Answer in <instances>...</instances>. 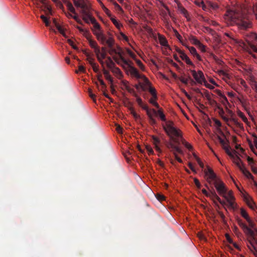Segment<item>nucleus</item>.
Segmentation results:
<instances>
[{"instance_id": "24", "label": "nucleus", "mask_w": 257, "mask_h": 257, "mask_svg": "<svg viewBox=\"0 0 257 257\" xmlns=\"http://www.w3.org/2000/svg\"><path fill=\"white\" fill-rule=\"evenodd\" d=\"M88 7L87 5H86V8H84V9H82V10H81V13L83 15V20L84 21H86V16L89 17L90 14L88 12Z\"/></svg>"}, {"instance_id": "7", "label": "nucleus", "mask_w": 257, "mask_h": 257, "mask_svg": "<svg viewBox=\"0 0 257 257\" xmlns=\"http://www.w3.org/2000/svg\"><path fill=\"white\" fill-rule=\"evenodd\" d=\"M191 72L194 78L199 84H202L203 82H206L203 73L199 70L198 72L194 70H191Z\"/></svg>"}, {"instance_id": "9", "label": "nucleus", "mask_w": 257, "mask_h": 257, "mask_svg": "<svg viewBox=\"0 0 257 257\" xmlns=\"http://www.w3.org/2000/svg\"><path fill=\"white\" fill-rule=\"evenodd\" d=\"M176 51L178 53H179L180 54V57L181 58L185 61V62L188 64L190 65L193 66H194V65L192 62V61L190 60L189 58L187 56V55L184 53L182 51L179 49L178 48H177Z\"/></svg>"}, {"instance_id": "37", "label": "nucleus", "mask_w": 257, "mask_h": 257, "mask_svg": "<svg viewBox=\"0 0 257 257\" xmlns=\"http://www.w3.org/2000/svg\"><path fill=\"white\" fill-rule=\"evenodd\" d=\"M238 115L245 123L248 122L247 118H246V117L245 116L243 112L239 111L238 112Z\"/></svg>"}, {"instance_id": "56", "label": "nucleus", "mask_w": 257, "mask_h": 257, "mask_svg": "<svg viewBox=\"0 0 257 257\" xmlns=\"http://www.w3.org/2000/svg\"><path fill=\"white\" fill-rule=\"evenodd\" d=\"M247 162L251 167V166H253L254 164V161L253 159L252 158L249 157V156L247 157Z\"/></svg>"}, {"instance_id": "46", "label": "nucleus", "mask_w": 257, "mask_h": 257, "mask_svg": "<svg viewBox=\"0 0 257 257\" xmlns=\"http://www.w3.org/2000/svg\"><path fill=\"white\" fill-rule=\"evenodd\" d=\"M89 44L90 46L92 48H93V49L95 48L96 47H97L98 46L96 41L92 40H90L89 41Z\"/></svg>"}, {"instance_id": "43", "label": "nucleus", "mask_w": 257, "mask_h": 257, "mask_svg": "<svg viewBox=\"0 0 257 257\" xmlns=\"http://www.w3.org/2000/svg\"><path fill=\"white\" fill-rule=\"evenodd\" d=\"M137 79L143 78L146 83H149V81L148 78H147L144 75H141L139 72L135 76Z\"/></svg>"}, {"instance_id": "55", "label": "nucleus", "mask_w": 257, "mask_h": 257, "mask_svg": "<svg viewBox=\"0 0 257 257\" xmlns=\"http://www.w3.org/2000/svg\"><path fill=\"white\" fill-rule=\"evenodd\" d=\"M194 183H195V185L196 186V187L198 189H200L201 187V185L199 181L197 178H194Z\"/></svg>"}, {"instance_id": "42", "label": "nucleus", "mask_w": 257, "mask_h": 257, "mask_svg": "<svg viewBox=\"0 0 257 257\" xmlns=\"http://www.w3.org/2000/svg\"><path fill=\"white\" fill-rule=\"evenodd\" d=\"M137 79L143 78L146 83H149V81L148 78H147L144 75H141L139 72L135 76Z\"/></svg>"}, {"instance_id": "28", "label": "nucleus", "mask_w": 257, "mask_h": 257, "mask_svg": "<svg viewBox=\"0 0 257 257\" xmlns=\"http://www.w3.org/2000/svg\"><path fill=\"white\" fill-rule=\"evenodd\" d=\"M240 214L242 217H243L246 221L250 219V218L249 217L248 213L243 208L240 209Z\"/></svg>"}, {"instance_id": "16", "label": "nucleus", "mask_w": 257, "mask_h": 257, "mask_svg": "<svg viewBox=\"0 0 257 257\" xmlns=\"http://www.w3.org/2000/svg\"><path fill=\"white\" fill-rule=\"evenodd\" d=\"M63 2L66 4L68 10L74 14H76L75 9L73 7L71 3L68 0H62Z\"/></svg>"}, {"instance_id": "30", "label": "nucleus", "mask_w": 257, "mask_h": 257, "mask_svg": "<svg viewBox=\"0 0 257 257\" xmlns=\"http://www.w3.org/2000/svg\"><path fill=\"white\" fill-rule=\"evenodd\" d=\"M213 190H214L213 189V190H210V192L209 193L206 191V190H205V189H203L202 190V192L206 197H209L210 198H211V199H213V197H214L212 196V193L213 192Z\"/></svg>"}, {"instance_id": "36", "label": "nucleus", "mask_w": 257, "mask_h": 257, "mask_svg": "<svg viewBox=\"0 0 257 257\" xmlns=\"http://www.w3.org/2000/svg\"><path fill=\"white\" fill-rule=\"evenodd\" d=\"M157 114H158L159 115V116L160 117V119L162 121H166V120L165 115L164 114V113L163 112L162 110L159 109L158 111H157V114L156 115H157Z\"/></svg>"}, {"instance_id": "15", "label": "nucleus", "mask_w": 257, "mask_h": 257, "mask_svg": "<svg viewBox=\"0 0 257 257\" xmlns=\"http://www.w3.org/2000/svg\"><path fill=\"white\" fill-rule=\"evenodd\" d=\"M190 52L192 55L199 61H201V56L197 53L196 49L193 47H187Z\"/></svg>"}, {"instance_id": "4", "label": "nucleus", "mask_w": 257, "mask_h": 257, "mask_svg": "<svg viewBox=\"0 0 257 257\" xmlns=\"http://www.w3.org/2000/svg\"><path fill=\"white\" fill-rule=\"evenodd\" d=\"M244 38L247 44H244V49L249 53L252 52L257 53V45L252 43L253 42L257 43V33L255 32H249L244 34Z\"/></svg>"}, {"instance_id": "49", "label": "nucleus", "mask_w": 257, "mask_h": 257, "mask_svg": "<svg viewBox=\"0 0 257 257\" xmlns=\"http://www.w3.org/2000/svg\"><path fill=\"white\" fill-rule=\"evenodd\" d=\"M173 29V31L175 34V36L179 40H181V39L182 38V36L179 34L178 32L177 31L176 29H174V28H172Z\"/></svg>"}, {"instance_id": "41", "label": "nucleus", "mask_w": 257, "mask_h": 257, "mask_svg": "<svg viewBox=\"0 0 257 257\" xmlns=\"http://www.w3.org/2000/svg\"><path fill=\"white\" fill-rule=\"evenodd\" d=\"M194 155V157H195V159L196 160L198 164H199V165L200 166V167L202 168V169H203L204 168V164L202 162V161H201L200 159L199 158H198L195 154H193Z\"/></svg>"}, {"instance_id": "19", "label": "nucleus", "mask_w": 257, "mask_h": 257, "mask_svg": "<svg viewBox=\"0 0 257 257\" xmlns=\"http://www.w3.org/2000/svg\"><path fill=\"white\" fill-rule=\"evenodd\" d=\"M103 73L105 79L109 81L111 84L113 83V80L112 77L110 76L109 71L106 70L104 68L103 69Z\"/></svg>"}, {"instance_id": "34", "label": "nucleus", "mask_w": 257, "mask_h": 257, "mask_svg": "<svg viewBox=\"0 0 257 257\" xmlns=\"http://www.w3.org/2000/svg\"><path fill=\"white\" fill-rule=\"evenodd\" d=\"M149 91L150 93L152 94L153 98L155 99H157V95L156 89L153 87H150L149 88Z\"/></svg>"}, {"instance_id": "13", "label": "nucleus", "mask_w": 257, "mask_h": 257, "mask_svg": "<svg viewBox=\"0 0 257 257\" xmlns=\"http://www.w3.org/2000/svg\"><path fill=\"white\" fill-rule=\"evenodd\" d=\"M94 34L98 41H100L102 44L104 45L106 41V37L102 32H95Z\"/></svg>"}, {"instance_id": "5", "label": "nucleus", "mask_w": 257, "mask_h": 257, "mask_svg": "<svg viewBox=\"0 0 257 257\" xmlns=\"http://www.w3.org/2000/svg\"><path fill=\"white\" fill-rule=\"evenodd\" d=\"M163 128L170 139L175 143L179 144L178 140L174 137L182 138V135L181 131L174 126L173 122L172 121H166V125L163 126Z\"/></svg>"}, {"instance_id": "17", "label": "nucleus", "mask_w": 257, "mask_h": 257, "mask_svg": "<svg viewBox=\"0 0 257 257\" xmlns=\"http://www.w3.org/2000/svg\"><path fill=\"white\" fill-rule=\"evenodd\" d=\"M53 23L55 25V26L56 27L57 29L59 31V32L65 37H67L65 32L64 30L63 29L61 26L57 23L56 19H53Z\"/></svg>"}, {"instance_id": "10", "label": "nucleus", "mask_w": 257, "mask_h": 257, "mask_svg": "<svg viewBox=\"0 0 257 257\" xmlns=\"http://www.w3.org/2000/svg\"><path fill=\"white\" fill-rule=\"evenodd\" d=\"M237 223L239 226L242 229L244 233H247L248 234H250V235L252 234V232L249 228H247V225L243 223L241 219H237Z\"/></svg>"}, {"instance_id": "20", "label": "nucleus", "mask_w": 257, "mask_h": 257, "mask_svg": "<svg viewBox=\"0 0 257 257\" xmlns=\"http://www.w3.org/2000/svg\"><path fill=\"white\" fill-rule=\"evenodd\" d=\"M141 107L143 109H144L146 111L147 115H148L149 114H150L152 112H153V113H154V114H157V111L155 109H154V108L149 109L148 106L146 104H143L141 106Z\"/></svg>"}, {"instance_id": "45", "label": "nucleus", "mask_w": 257, "mask_h": 257, "mask_svg": "<svg viewBox=\"0 0 257 257\" xmlns=\"http://www.w3.org/2000/svg\"><path fill=\"white\" fill-rule=\"evenodd\" d=\"M110 69L111 70V71L113 73H115L116 74H117V75L121 74L120 70L118 67H116L115 66H114V68H113L112 69Z\"/></svg>"}, {"instance_id": "25", "label": "nucleus", "mask_w": 257, "mask_h": 257, "mask_svg": "<svg viewBox=\"0 0 257 257\" xmlns=\"http://www.w3.org/2000/svg\"><path fill=\"white\" fill-rule=\"evenodd\" d=\"M105 44L107 45L109 48H112L114 44V40L112 37L110 36L108 39H106Z\"/></svg>"}, {"instance_id": "22", "label": "nucleus", "mask_w": 257, "mask_h": 257, "mask_svg": "<svg viewBox=\"0 0 257 257\" xmlns=\"http://www.w3.org/2000/svg\"><path fill=\"white\" fill-rule=\"evenodd\" d=\"M243 174L248 179H251L252 180L253 179V177L251 175V174L246 170L245 167H243L242 170H240Z\"/></svg>"}, {"instance_id": "38", "label": "nucleus", "mask_w": 257, "mask_h": 257, "mask_svg": "<svg viewBox=\"0 0 257 257\" xmlns=\"http://www.w3.org/2000/svg\"><path fill=\"white\" fill-rule=\"evenodd\" d=\"M130 71L131 75H134V76L137 75V74L139 73L138 69L133 66H130Z\"/></svg>"}, {"instance_id": "32", "label": "nucleus", "mask_w": 257, "mask_h": 257, "mask_svg": "<svg viewBox=\"0 0 257 257\" xmlns=\"http://www.w3.org/2000/svg\"><path fill=\"white\" fill-rule=\"evenodd\" d=\"M154 114L153 112L147 115L149 118L150 122L152 125L155 124L157 123L156 119L154 117Z\"/></svg>"}, {"instance_id": "14", "label": "nucleus", "mask_w": 257, "mask_h": 257, "mask_svg": "<svg viewBox=\"0 0 257 257\" xmlns=\"http://www.w3.org/2000/svg\"><path fill=\"white\" fill-rule=\"evenodd\" d=\"M233 159V162L236 164L237 167L240 170H242V169L244 167L243 164L242 163L241 159L238 156H236L234 157H232Z\"/></svg>"}, {"instance_id": "26", "label": "nucleus", "mask_w": 257, "mask_h": 257, "mask_svg": "<svg viewBox=\"0 0 257 257\" xmlns=\"http://www.w3.org/2000/svg\"><path fill=\"white\" fill-rule=\"evenodd\" d=\"M159 41H160V44L162 46L169 47V45L168 44L167 40H166V39L165 37L160 36H159Z\"/></svg>"}, {"instance_id": "57", "label": "nucleus", "mask_w": 257, "mask_h": 257, "mask_svg": "<svg viewBox=\"0 0 257 257\" xmlns=\"http://www.w3.org/2000/svg\"><path fill=\"white\" fill-rule=\"evenodd\" d=\"M225 151L226 152V153L230 157H234V156L232 154V153L231 152V151H230V147L229 148H226L225 150Z\"/></svg>"}, {"instance_id": "31", "label": "nucleus", "mask_w": 257, "mask_h": 257, "mask_svg": "<svg viewBox=\"0 0 257 257\" xmlns=\"http://www.w3.org/2000/svg\"><path fill=\"white\" fill-rule=\"evenodd\" d=\"M191 42L196 46L201 45V42L195 36H191L190 39Z\"/></svg>"}, {"instance_id": "6", "label": "nucleus", "mask_w": 257, "mask_h": 257, "mask_svg": "<svg viewBox=\"0 0 257 257\" xmlns=\"http://www.w3.org/2000/svg\"><path fill=\"white\" fill-rule=\"evenodd\" d=\"M225 196H223L227 201L228 206L234 209L236 208V204L234 202L235 198L233 195V192L231 190L229 191L226 193H224Z\"/></svg>"}, {"instance_id": "3", "label": "nucleus", "mask_w": 257, "mask_h": 257, "mask_svg": "<svg viewBox=\"0 0 257 257\" xmlns=\"http://www.w3.org/2000/svg\"><path fill=\"white\" fill-rule=\"evenodd\" d=\"M247 222L248 223L247 228L252 232V234L251 235L244 233L247 236V245L253 254L257 255V247L255 246V244L257 245V238H256V236H257V227L255 223L251 219L247 221Z\"/></svg>"}, {"instance_id": "60", "label": "nucleus", "mask_w": 257, "mask_h": 257, "mask_svg": "<svg viewBox=\"0 0 257 257\" xmlns=\"http://www.w3.org/2000/svg\"><path fill=\"white\" fill-rule=\"evenodd\" d=\"M91 66L92 67L93 71L95 72L98 73L99 72L98 65H97L96 63L94 64V65H92Z\"/></svg>"}, {"instance_id": "2", "label": "nucleus", "mask_w": 257, "mask_h": 257, "mask_svg": "<svg viewBox=\"0 0 257 257\" xmlns=\"http://www.w3.org/2000/svg\"><path fill=\"white\" fill-rule=\"evenodd\" d=\"M204 174L207 176L206 180L208 183L211 184L214 181L213 184L219 194L225 196L224 193H226L227 189L224 183L217 177L213 170L207 167V169L204 170Z\"/></svg>"}, {"instance_id": "47", "label": "nucleus", "mask_w": 257, "mask_h": 257, "mask_svg": "<svg viewBox=\"0 0 257 257\" xmlns=\"http://www.w3.org/2000/svg\"><path fill=\"white\" fill-rule=\"evenodd\" d=\"M231 120L234 122L236 126L239 128H243V124L241 123L238 122V121L235 118H232Z\"/></svg>"}, {"instance_id": "48", "label": "nucleus", "mask_w": 257, "mask_h": 257, "mask_svg": "<svg viewBox=\"0 0 257 257\" xmlns=\"http://www.w3.org/2000/svg\"><path fill=\"white\" fill-rule=\"evenodd\" d=\"M85 68L82 66V65H79L78 66V70H76L75 72L76 73H78V72H81L82 73H85Z\"/></svg>"}, {"instance_id": "51", "label": "nucleus", "mask_w": 257, "mask_h": 257, "mask_svg": "<svg viewBox=\"0 0 257 257\" xmlns=\"http://www.w3.org/2000/svg\"><path fill=\"white\" fill-rule=\"evenodd\" d=\"M221 99V103L225 105L227 103H228V100L226 98V97L224 95L223 96L222 98H220Z\"/></svg>"}, {"instance_id": "11", "label": "nucleus", "mask_w": 257, "mask_h": 257, "mask_svg": "<svg viewBox=\"0 0 257 257\" xmlns=\"http://www.w3.org/2000/svg\"><path fill=\"white\" fill-rule=\"evenodd\" d=\"M152 140L154 145L155 146V148L156 150L159 153H162V151L161 149V148L159 147V145L161 143V141L159 138H157L156 136H152Z\"/></svg>"}, {"instance_id": "35", "label": "nucleus", "mask_w": 257, "mask_h": 257, "mask_svg": "<svg viewBox=\"0 0 257 257\" xmlns=\"http://www.w3.org/2000/svg\"><path fill=\"white\" fill-rule=\"evenodd\" d=\"M84 54L87 56V60L88 61L89 63L92 66L94 65L95 63L94 62V59L91 57L89 55V54L88 53L84 52Z\"/></svg>"}, {"instance_id": "52", "label": "nucleus", "mask_w": 257, "mask_h": 257, "mask_svg": "<svg viewBox=\"0 0 257 257\" xmlns=\"http://www.w3.org/2000/svg\"><path fill=\"white\" fill-rule=\"evenodd\" d=\"M111 20L112 21V22L113 23V24L117 28H119V27H120V24H119V23L117 21V20L116 19H115L114 18H111Z\"/></svg>"}, {"instance_id": "63", "label": "nucleus", "mask_w": 257, "mask_h": 257, "mask_svg": "<svg viewBox=\"0 0 257 257\" xmlns=\"http://www.w3.org/2000/svg\"><path fill=\"white\" fill-rule=\"evenodd\" d=\"M89 96L93 99V101H95V95L93 94L91 89H89L88 90Z\"/></svg>"}, {"instance_id": "29", "label": "nucleus", "mask_w": 257, "mask_h": 257, "mask_svg": "<svg viewBox=\"0 0 257 257\" xmlns=\"http://www.w3.org/2000/svg\"><path fill=\"white\" fill-rule=\"evenodd\" d=\"M249 83L253 89L257 86V82L255 80L254 78L252 76H250Z\"/></svg>"}, {"instance_id": "1", "label": "nucleus", "mask_w": 257, "mask_h": 257, "mask_svg": "<svg viewBox=\"0 0 257 257\" xmlns=\"http://www.w3.org/2000/svg\"><path fill=\"white\" fill-rule=\"evenodd\" d=\"M227 18L236 25L240 30H246L252 26L250 16L245 11L229 10L226 15Z\"/></svg>"}, {"instance_id": "33", "label": "nucleus", "mask_w": 257, "mask_h": 257, "mask_svg": "<svg viewBox=\"0 0 257 257\" xmlns=\"http://www.w3.org/2000/svg\"><path fill=\"white\" fill-rule=\"evenodd\" d=\"M172 151L173 152V153L174 152H175L176 153V152L180 154H183V151L181 150V149L180 148H179L178 146H176L175 145V146L173 147V148L172 149Z\"/></svg>"}, {"instance_id": "39", "label": "nucleus", "mask_w": 257, "mask_h": 257, "mask_svg": "<svg viewBox=\"0 0 257 257\" xmlns=\"http://www.w3.org/2000/svg\"><path fill=\"white\" fill-rule=\"evenodd\" d=\"M40 18L43 21V22L45 23V25L48 27L50 25V22L48 20V19L44 15H41L40 16Z\"/></svg>"}, {"instance_id": "18", "label": "nucleus", "mask_w": 257, "mask_h": 257, "mask_svg": "<svg viewBox=\"0 0 257 257\" xmlns=\"http://www.w3.org/2000/svg\"><path fill=\"white\" fill-rule=\"evenodd\" d=\"M74 5L78 8L81 9H84L86 8V4L82 0V2H80L78 0H73Z\"/></svg>"}, {"instance_id": "50", "label": "nucleus", "mask_w": 257, "mask_h": 257, "mask_svg": "<svg viewBox=\"0 0 257 257\" xmlns=\"http://www.w3.org/2000/svg\"><path fill=\"white\" fill-rule=\"evenodd\" d=\"M135 96L137 97V102L140 106H142L143 104L142 99L138 97L136 93H135Z\"/></svg>"}, {"instance_id": "61", "label": "nucleus", "mask_w": 257, "mask_h": 257, "mask_svg": "<svg viewBox=\"0 0 257 257\" xmlns=\"http://www.w3.org/2000/svg\"><path fill=\"white\" fill-rule=\"evenodd\" d=\"M102 75L100 74L97 76V79L99 83H100L101 85H104L105 83L103 81V80L101 79Z\"/></svg>"}, {"instance_id": "62", "label": "nucleus", "mask_w": 257, "mask_h": 257, "mask_svg": "<svg viewBox=\"0 0 257 257\" xmlns=\"http://www.w3.org/2000/svg\"><path fill=\"white\" fill-rule=\"evenodd\" d=\"M146 149H147L149 155L153 154L154 151L151 147L147 146H146Z\"/></svg>"}, {"instance_id": "58", "label": "nucleus", "mask_w": 257, "mask_h": 257, "mask_svg": "<svg viewBox=\"0 0 257 257\" xmlns=\"http://www.w3.org/2000/svg\"><path fill=\"white\" fill-rule=\"evenodd\" d=\"M217 139L222 146H224V145L226 144L225 141L223 139H222L220 136H218Z\"/></svg>"}, {"instance_id": "40", "label": "nucleus", "mask_w": 257, "mask_h": 257, "mask_svg": "<svg viewBox=\"0 0 257 257\" xmlns=\"http://www.w3.org/2000/svg\"><path fill=\"white\" fill-rule=\"evenodd\" d=\"M157 99H155L153 97L149 100V102L153 104L154 106H155L157 108H159V104L156 101Z\"/></svg>"}, {"instance_id": "12", "label": "nucleus", "mask_w": 257, "mask_h": 257, "mask_svg": "<svg viewBox=\"0 0 257 257\" xmlns=\"http://www.w3.org/2000/svg\"><path fill=\"white\" fill-rule=\"evenodd\" d=\"M212 196L213 197V199L212 200L213 201L215 205L219 207V205L216 202L215 200H217L221 205H226V203L224 201L222 200L216 194V192L214 190H213V192L212 193Z\"/></svg>"}, {"instance_id": "59", "label": "nucleus", "mask_w": 257, "mask_h": 257, "mask_svg": "<svg viewBox=\"0 0 257 257\" xmlns=\"http://www.w3.org/2000/svg\"><path fill=\"white\" fill-rule=\"evenodd\" d=\"M213 120L214 122H215V124H216V125L217 127H220L221 126V125H222L221 123L219 120H218L216 118H213Z\"/></svg>"}, {"instance_id": "53", "label": "nucleus", "mask_w": 257, "mask_h": 257, "mask_svg": "<svg viewBox=\"0 0 257 257\" xmlns=\"http://www.w3.org/2000/svg\"><path fill=\"white\" fill-rule=\"evenodd\" d=\"M94 49V52L96 54L97 58H98V57H100V51L99 47L98 46H97Z\"/></svg>"}, {"instance_id": "44", "label": "nucleus", "mask_w": 257, "mask_h": 257, "mask_svg": "<svg viewBox=\"0 0 257 257\" xmlns=\"http://www.w3.org/2000/svg\"><path fill=\"white\" fill-rule=\"evenodd\" d=\"M178 79L185 85H187L188 84V82L189 80L188 77L187 78H185L183 77H180L178 78Z\"/></svg>"}, {"instance_id": "64", "label": "nucleus", "mask_w": 257, "mask_h": 257, "mask_svg": "<svg viewBox=\"0 0 257 257\" xmlns=\"http://www.w3.org/2000/svg\"><path fill=\"white\" fill-rule=\"evenodd\" d=\"M46 14L47 16L51 15L52 14V10H51L50 7H47V10H46Z\"/></svg>"}, {"instance_id": "27", "label": "nucleus", "mask_w": 257, "mask_h": 257, "mask_svg": "<svg viewBox=\"0 0 257 257\" xmlns=\"http://www.w3.org/2000/svg\"><path fill=\"white\" fill-rule=\"evenodd\" d=\"M91 23L93 25L94 28L97 30V32H101L100 31V25L97 22L96 19L95 18H91Z\"/></svg>"}, {"instance_id": "23", "label": "nucleus", "mask_w": 257, "mask_h": 257, "mask_svg": "<svg viewBox=\"0 0 257 257\" xmlns=\"http://www.w3.org/2000/svg\"><path fill=\"white\" fill-rule=\"evenodd\" d=\"M107 67L109 69H112L114 67L115 64L110 57H107V60L105 62Z\"/></svg>"}, {"instance_id": "8", "label": "nucleus", "mask_w": 257, "mask_h": 257, "mask_svg": "<svg viewBox=\"0 0 257 257\" xmlns=\"http://www.w3.org/2000/svg\"><path fill=\"white\" fill-rule=\"evenodd\" d=\"M117 51L115 54H117L119 56V59H118L116 57H113V59L115 60V61L118 64H120V61L124 64H125L126 65H128V62L122 56V51L121 48L119 46H117Z\"/></svg>"}, {"instance_id": "54", "label": "nucleus", "mask_w": 257, "mask_h": 257, "mask_svg": "<svg viewBox=\"0 0 257 257\" xmlns=\"http://www.w3.org/2000/svg\"><path fill=\"white\" fill-rule=\"evenodd\" d=\"M130 110H131V113L132 114H133V116L134 117V118L137 119L138 118L140 117V116L139 115H138L134 110V109H133V108L132 107H131L130 108Z\"/></svg>"}, {"instance_id": "21", "label": "nucleus", "mask_w": 257, "mask_h": 257, "mask_svg": "<svg viewBox=\"0 0 257 257\" xmlns=\"http://www.w3.org/2000/svg\"><path fill=\"white\" fill-rule=\"evenodd\" d=\"M179 11L180 13L183 15V16L187 19V21H190V18L189 16L187 11L182 7H179Z\"/></svg>"}]
</instances>
